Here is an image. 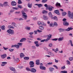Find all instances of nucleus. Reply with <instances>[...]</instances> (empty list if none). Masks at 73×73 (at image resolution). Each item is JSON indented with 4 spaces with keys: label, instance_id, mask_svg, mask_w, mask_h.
I'll use <instances>...</instances> for the list:
<instances>
[{
    "label": "nucleus",
    "instance_id": "nucleus-1",
    "mask_svg": "<svg viewBox=\"0 0 73 73\" xmlns=\"http://www.w3.org/2000/svg\"><path fill=\"white\" fill-rule=\"evenodd\" d=\"M53 8H54V7H52V6H51L50 5H48V7H46V9H48L49 10L50 12H52L53 10Z\"/></svg>",
    "mask_w": 73,
    "mask_h": 73
},
{
    "label": "nucleus",
    "instance_id": "nucleus-2",
    "mask_svg": "<svg viewBox=\"0 0 73 73\" xmlns=\"http://www.w3.org/2000/svg\"><path fill=\"white\" fill-rule=\"evenodd\" d=\"M68 15L70 19H73V13H72V14L70 12V11H68Z\"/></svg>",
    "mask_w": 73,
    "mask_h": 73
},
{
    "label": "nucleus",
    "instance_id": "nucleus-3",
    "mask_svg": "<svg viewBox=\"0 0 73 73\" xmlns=\"http://www.w3.org/2000/svg\"><path fill=\"white\" fill-rule=\"evenodd\" d=\"M7 32L9 34H10L11 35H13L14 34V31L13 30H12L11 29H9L7 30Z\"/></svg>",
    "mask_w": 73,
    "mask_h": 73
},
{
    "label": "nucleus",
    "instance_id": "nucleus-4",
    "mask_svg": "<svg viewBox=\"0 0 73 73\" xmlns=\"http://www.w3.org/2000/svg\"><path fill=\"white\" fill-rule=\"evenodd\" d=\"M9 69L11 70L14 73H16V70L15 69V68L13 67H11L9 68Z\"/></svg>",
    "mask_w": 73,
    "mask_h": 73
},
{
    "label": "nucleus",
    "instance_id": "nucleus-5",
    "mask_svg": "<svg viewBox=\"0 0 73 73\" xmlns=\"http://www.w3.org/2000/svg\"><path fill=\"white\" fill-rule=\"evenodd\" d=\"M42 19H43L44 20H45L46 21V20H48V17L47 16L44 15L42 17Z\"/></svg>",
    "mask_w": 73,
    "mask_h": 73
},
{
    "label": "nucleus",
    "instance_id": "nucleus-6",
    "mask_svg": "<svg viewBox=\"0 0 73 73\" xmlns=\"http://www.w3.org/2000/svg\"><path fill=\"white\" fill-rule=\"evenodd\" d=\"M48 15L49 17L51 19H52V18L53 16L52 15V13L50 12L48 14Z\"/></svg>",
    "mask_w": 73,
    "mask_h": 73
},
{
    "label": "nucleus",
    "instance_id": "nucleus-7",
    "mask_svg": "<svg viewBox=\"0 0 73 73\" xmlns=\"http://www.w3.org/2000/svg\"><path fill=\"white\" fill-rule=\"evenodd\" d=\"M22 17L23 18H25V20H27V18L28 17V16L27 15V14H23L22 15Z\"/></svg>",
    "mask_w": 73,
    "mask_h": 73
},
{
    "label": "nucleus",
    "instance_id": "nucleus-8",
    "mask_svg": "<svg viewBox=\"0 0 73 73\" xmlns=\"http://www.w3.org/2000/svg\"><path fill=\"white\" fill-rule=\"evenodd\" d=\"M64 37L63 36L62 37H60L58 38V40L59 41H62L64 40Z\"/></svg>",
    "mask_w": 73,
    "mask_h": 73
},
{
    "label": "nucleus",
    "instance_id": "nucleus-9",
    "mask_svg": "<svg viewBox=\"0 0 73 73\" xmlns=\"http://www.w3.org/2000/svg\"><path fill=\"white\" fill-rule=\"evenodd\" d=\"M30 72L33 73H36V70L34 68H32L31 69Z\"/></svg>",
    "mask_w": 73,
    "mask_h": 73
},
{
    "label": "nucleus",
    "instance_id": "nucleus-10",
    "mask_svg": "<svg viewBox=\"0 0 73 73\" xmlns=\"http://www.w3.org/2000/svg\"><path fill=\"white\" fill-rule=\"evenodd\" d=\"M40 68L41 70H45L46 69V68H45V67L41 66H40Z\"/></svg>",
    "mask_w": 73,
    "mask_h": 73
},
{
    "label": "nucleus",
    "instance_id": "nucleus-11",
    "mask_svg": "<svg viewBox=\"0 0 73 73\" xmlns=\"http://www.w3.org/2000/svg\"><path fill=\"white\" fill-rule=\"evenodd\" d=\"M11 4L13 6H15L16 5V2L15 1H12Z\"/></svg>",
    "mask_w": 73,
    "mask_h": 73
},
{
    "label": "nucleus",
    "instance_id": "nucleus-12",
    "mask_svg": "<svg viewBox=\"0 0 73 73\" xmlns=\"http://www.w3.org/2000/svg\"><path fill=\"white\" fill-rule=\"evenodd\" d=\"M34 5H37V6H38V8H41V7H42V5L40 4H36Z\"/></svg>",
    "mask_w": 73,
    "mask_h": 73
},
{
    "label": "nucleus",
    "instance_id": "nucleus-13",
    "mask_svg": "<svg viewBox=\"0 0 73 73\" xmlns=\"http://www.w3.org/2000/svg\"><path fill=\"white\" fill-rule=\"evenodd\" d=\"M36 64L37 65H40V60H37L36 61Z\"/></svg>",
    "mask_w": 73,
    "mask_h": 73
},
{
    "label": "nucleus",
    "instance_id": "nucleus-14",
    "mask_svg": "<svg viewBox=\"0 0 73 73\" xmlns=\"http://www.w3.org/2000/svg\"><path fill=\"white\" fill-rule=\"evenodd\" d=\"M56 6L57 7V8H60V7H61V5H60V3H57L56 4Z\"/></svg>",
    "mask_w": 73,
    "mask_h": 73
},
{
    "label": "nucleus",
    "instance_id": "nucleus-15",
    "mask_svg": "<svg viewBox=\"0 0 73 73\" xmlns=\"http://www.w3.org/2000/svg\"><path fill=\"white\" fill-rule=\"evenodd\" d=\"M63 25L66 26H68V25H69V23L66 21L63 22Z\"/></svg>",
    "mask_w": 73,
    "mask_h": 73
},
{
    "label": "nucleus",
    "instance_id": "nucleus-16",
    "mask_svg": "<svg viewBox=\"0 0 73 73\" xmlns=\"http://www.w3.org/2000/svg\"><path fill=\"white\" fill-rule=\"evenodd\" d=\"M51 19H53V20H56L57 21L58 20V19L57 18V17L55 16L54 17H52V18Z\"/></svg>",
    "mask_w": 73,
    "mask_h": 73
},
{
    "label": "nucleus",
    "instance_id": "nucleus-17",
    "mask_svg": "<svg viewBox=\"0 0 73 73\" xmlns=\"http://www.w3.org/2000/svg\"><path fill=\"white\" fill-rule=\"evenodd\" d=\"M39 29L41 30L42 31H43L44 29V28L42 26H40L39 27Z\"/></svg>",
    "mask_w": 73,
    "mask_h": 73
},
{
    "label": "nucleus",
    "instance_id": "nucleus-18",
    "mask_svg": "<svg viewBox=\"0 0 73 73\" xmlns=\"http://www.w3.org/2000/svg\"><path fill=\"white\" fill-rule=\"evenodd\" d=\"M49 70L50 71V72H52L54 70V69L53 68L50 67L49 68Z\"/></svg>",
    "mask_w": 73,
    "mask_h": 73
},
{
    "label": "nucleus",
    "instance_id": "nucleus-19",
    "mask_svg": "<svg viewBox=\"0 0 73 73\" xmlns=\"http://www.w3.org/2000/svg\"><path fill=\"white\" fill-rule=\"evenodd\" d=\"M54 12L55 13H56L58 15H60V13H59V11H58V10H55Z\"/></svg>",
    "mask_w": 73,
    "mask_h": 73
},
{
    "label": "nucleus",
    "instance_id": "nucleus-20",
    "mask_svg": "<svg viewBox=\"0 0 73 73\" xmlns=\"http://www.w3.org/2000/svg\"><path fill=\"white\" fill-rule=\"evenodd\" d=\"M28 7L29 8H32V4H30V3H29L27 5Z\"/></svg>",
    "mask_w": 73,
    "mask_h": 73
},
{
    "label": "nucleus",
    "instance_id": "nucleus-21",
    "mask_svg": "<svg viewBox=\"0 0 73 73\" xmlns=\"http://www.w3.org/2000/svg\"><path fill=\"white\" fill-rule=\"evenodd\" d=\"M25 29L27 31H30L31 30V27H25Z\"/></svg>",
    "mask_w": 73,
    "mask_h": 73
},
{
    "label": "nucleus",
    "instance_id": "nucleus-22",
    "mask_svg": "<svg viewBox=\"0 0 73 73\" xmlns=\"http://www.w3.org/2000/svg\"><path fill=\"white\" fill-rule=\"evenodd\" d=\"M6 57H7V55H6L5 54H4L1 56V57L3 59H4V58H5Z\"/></svg>",
    "mask_w": 73,
    "mask_h": 73
},
{
    "label": "nucleus",
    "instance_id": "nucleus-23",
    "mask_svg": "<svg viewBox=\"0 0 73 73\" xmlns=\"http://www.w3.org/2000/svg\"><path fill=\"white\" fill-rule=\"evenodd\" d=\"M11 25L12 26H14V27H16V23H15V22H12L11 23Z\"/></svg>",
    "mask_w": 73,
    "mask_h": 73
},
{
    "label": "nucleus",
    "instance_id": "nucleus-24",
    "mask_svg": "<svg viewBox=\"0 0 73 73\" xmlns=\"http://www.w3.org/2000/svg\"><path fill=\"white\" fill-rule=\"evenodd\" d=\"M72 29L73 28L72 27H68L67 29H66L65 31H69L70 30H72Z\"/></svg>",
    "mask_w": 73,
    "mask_h": 73
},
{
    "label": "nucleus",
    "instance_id": "nucleus-25",
    "mask_svg": "<svg viewBox=\"0 0 73 73\" xmlns=\"http://www.w3.org/2000/svg\"><path fill=\"white\" fill-rule=\"evenodd\" d=\"M27 40V39L26 38H22L20 41V42H23V41H25V40Z\"/></svg>",
    "mask_w": 73,
    "mask_h": 73
},
{
    "label": "nucleus",
    "instance_id": "nucleus-26",
    "mask_svg": "<svg viewBox=\"0 0 73 73\" xmlns=\"http://www.w3.org/2000/svg\"><path fill=\"white\" fill-rule=\"evenodd\" d=\"M41 25H43L44 26H46V23H44L43 21H42L41 22Z\"/></svg>",
    "mask_w": 73,
    "mask_h": 73
},
{
    "label": "nucleus",
    "instance_id": "nucleus-27",
    "mask_svg": "<svg viewBox=\"0 0 73 73\" xmlns=\"http://www.w3.org/2000/svg\"><path fill=\"white\" fill-rule=\"evenodd\" d=\"M20 57L21 58H23L24 57V54L23 53H21L20 54Z\"/></svg>",
    "mask_w": 73,
    "mask_h": 73
},
{
    "label": "nucleus",
    "instance_id": "nucleus-28",
    "mask_svg": "<svg viewBox=\"0 0 73 73\" xmlns=\"http://www.w3.org/2000/svg\"><path fill=\"white\" fill-rule=\"evenodd\" d=\"M14 61L15 62H17L19 61V58H15L14 59Z\"/></svg>",
    "mask_w": 73,
    "mask_h": 73
},
{
    "label": "nucleus",
    "instance_id": "nucleus-29",
    "mask_svg": "<svg viewBox=\"0 0 73 73\" xmlns=\"http://www.w3.org/2000/svg\"><path fill=\"white\" fill-rule=\"evenodd\" d=\"M8 28H9L10 29H14V27L11 25H9L8 27Z\"/></svg>",
    "mask_w": 73,
    "mask_h": 73
},
{
    "label": "nucleus",
    "instance_id": "nucleus-30",
    "mask_svg": "<svg viewBox=\"0 0 73 73\" xmlns=\"http://www.w3.org/2000/svg\"><path fill=\"white\" fill-rule=\"evenodd\" d=\"M48 54L49 55L51 56H54V54H53V53H52L49 52Z\"/></svg>",
    "mask_w": 73,
    "mask_h": 73
},
{
    "label": "nucleus",
    "instance_id": "nucleus-31",
    "mask_svg": "<svg viewBox=\"0 0 73 73\" xmlns=\"http://www.w3.org/2000/svg\"><path fill=\"white\" fill-rule=\"evenodd\" d=\"M8 2L6 1L4 2V3H3V5H5V6H7L8 5Z\"/></svg>",
    "mask_w": 73,
    "mask_h": 73
},
{
    "label": "nucleus",
    "instance_id": "nucleus-32",
    "mask_svg": "<svg viewBox=\"0 0 73 73\" xmlns=\"http://www.w3.org/2000/svg\"><path fill=\"white\" fill-rule=\"evenodd\" d=\"M29 64L30 65H34V62L33 61H30L29 62Z\"/></svg>",
    "mask_w": 73,
    "mask_h": 73
},
{
    "label": "nucleus",
    "instance_id": "nucleus-33",
    "mask_svg": "<svg viewBox=\"0 0 73 73\" xmlns=\"http://www.w3.org/2000/svg\"><path fill=\"white\" fill-rule=\"evenodd\" d=\"M59 31L60 32H63L64 31V29H59Z\"/></svg>",
    "mask_w": 73,
    "mask_h": 73
},
{
    "label": "nucleus",
    "instance_id": "nucleus-34",
    "mask_svg": "<svg viewBox=\"0 0 73 73\" xmlns=\"http://www.w3.org/2000/svg\"><path fill=\"white\" fill-rule=\"evenodd\" d=\"M48 12L45 10H43L42 11V13H43V14H45V13H47Z\"/></svg>",
    "mask_w": 73,
    "mask_h": 73
},
{
    "label": "nucleus",
    "instance_id": "nucleus-35",
    "mask_svg": "<svg viewBox=\"0 0 73 73\" xmlns=\"http://www.w3.org/2000/svg\"><path fill=\"white\" fill-rule=\"evenodd\" d=\"M68 71L65 70L62 71L60 72V73H67Z\"/></svg>",
    "mask_w": 73,
    "mask_h": 73
},
{
    "label": "nucleus",
    "instance_id": "nucleus-36",
    "mask_svg": "<svg viewBox=\"0 0 73 73\" xmlns=\"http://www.w3.org/2000/svg\"><path fill=\"white\" fill-rule=\"evenodd\" d=\"M12 9H15V10H18V9H19V8L16 7H13Z\"/></svg>",
    "mask_w": 73,
    "mask_h": 73
},
{
    "label": "nucleus",
    "instance_id": "nucleus-37",
    "mask_svg": "<svg viewBox=\"0 0 73 73\" xmlns=\"http://www.w3.org/2000/svg\"><path fill=\"white\" fill-rule=\"evenodd\" d=\"M62 15L63 16H65L66 15V12H63L62 13Z\"/></svg>",
    "mask_w": 73,
    "mask_h": 73
},
{
    "label": "nucleus",
    "instance_id": "nucleus-38",
    "mask_svg": "<svg viewBox=\"0 0 73 73\" xmlns=\"http://www.w3.org/2000/svg\"><path fill=\"white\" fill-rule=\"evenodd\" d=\"M26 70H27V71H30V72H31V69L29 67H26Z\"/></svg>",
    "mask_w": 73,
    "mask_h": 73
},
{
    "label": "nucleus",
    "instance_id": "nucleus-39",
    "mask_svg": "<svg viewBox=\"0 0 73 73\" xmlns=\"http://www.w3.org/2000/svg\"><path fill=\"white\" fill-rule=\"evenodd\" d=\"M69 60L70 61H73V57H70L69 58Z\"/></svg>",
    "mask_w": 73,
    "mask_h": 73
},
{
    "label": "nucleus",
    "instance_id": "nucleus-40",
    "mask_svg": "<svg viewBox=\"0 0 73 73\" xmlns=\"http://www.w3.org/2000/svg\"><path fill=\"white\" fill-rule=\"evenodd\" d=\"M1 29L2 30H5V26H3L1 27Z\"/></svg>",
    "mask_w": 73,
    "mask_h": 73
},
{
    "label": "nucleus",
    "instance_id": "nucleus-41",
    "mask_svg": "<svg viewBox=\"0 0 73 73\" xmlns=\"http://www.w3.org/2000/svg\"><path fill=\"white\" fill-rule=\"evenodd\" d=\"M67 62V64H68V65H70V61H69L67 60L66 61Z\"/></svg>",
    "mask_w": 73,
    "mask_h": 73
},
{
    "label": "nucleus",
    "instance_id": "nucleus-42",
    "mask_svg": "<svg viewBox=\"0 0 73 73\" xmlns=\"http://www.w3.org/2000/svg\"><path fill=\"white\" fill-rule=\"evenodd\" d=\"M69 42H70L71 44V46H73V44L72 43V41L71 40H70L69 41Z\"/></svg>",
    "mask_w": 73,
    "mask_h": 73
},
{
    "label": "nucleus",
    "instance_id": "nucleus-43",
    "mask_svg": "<svg viewBox=\"0 0 73 73\" xmlns=\"http://www.w3.org/2000/svg\"><path fill=\"white\" fill-rule=\"evenodd\" d=\"M18 7L20 9L23 8V7H22L21 5H18Z\"/></svg>",
    "mask_w": 73,
    "mask_h": 73
},
{
    "label": "nucleus",
    "instance_id": "nucleus-44",
    "mask_svg": "<svg viewBox=\"0 0 73 73\" xmlns=\"http://www.w3.org/2000/svg\"><path fill=\"white\" fill-rule=\"evenodd\" d=\"M52 45H53V44H52V43H50L48 45V46H49V47H50V48H51V47L52 46Z\"/></svg>",
    "mask_w": 73,
    "mask_h": 73
},
{
    "label": "nucleus",
    "instance_id": "nucleus-45",
    "mask_svg": "<svg viewBox=\"0 0 73 73\" xmlns=\"http://www.w3.org/2000/svg\"><path fill=\"white\" fill-rule=\"evenodd\" d=\"M24 60H29V57H24Z\"/></svg>",
    "mask_w": 73,
    "mask_h": 73
},
{
    "label": "nucleus",
    "instance_id": "nucleus-46",
    "mask_svg": "<svg viewBox=\"0 0 73 73\" xmlns=\"http://www.w3.org/2000/svg\"><path fill=\"white\" fill-rule=\"evenodd\" d=\"M54 25H55L56 27L58 26V25L57 23L54 22Z\"/></svg>",
    "mask_w": 73,
    "mask_h": 73
},
{
    "label": "nucleus",
    "instance_id": "nucleus-47",
    "mask_svg": "<svg viewBox=\"0 0 73 73\" xmlns=\"http://www.w3.org/2000/svg\"><path fill=\"white\" fill-rule=\"evenodd\" d=\"M38 25H41V22L39 21L38 22Z\"/></svg>",
    "mask_w": 73,
    "mask_h": 73
},
{
    "label": "nucleus",
    "instance_id": "nucleus-48",
    "mask_svg": "<svg viewBox=\"0 0 73 73\" xmlns=\"http://www.w3.org/2000/svg\"><path fill=\"white\" fill-rule=\"evenodd\" d=\"M18 4H21V3H22L21 0H18Z\"/></svg>",
    "mask_w": 73,
    "mask_h": 73
},
{
    "label": "nucleus",
    "instance_id": "nucleus-49",
    "mask_svg": "<svg viewBox=\"0 0 73 73\" xmlns=\"http://www.w3.org/2000/svg\"><path fill=\"white\" fill-rule=\"evenodd\" d=\"M9 50L10 52H13L14 50V49H13L10 48L9 49Z\"/></svg>",
    "mask_w": 73,
    "mask_h": 73
},
{
    "label": "nucleus",
    "instance_id": "nucleus-50",
    "mask_svg": "<svg viewBox=\"0 0 73 73\" xmlns=\"http://www.w3.org/2000/svg\"><path fill=\"white\" fill-rule=\"evenodd\" d=\"M48 0H42V3H46Z\"/></svg>",
    "mask_w": 73,
    "mask_h": 73
},
{
    "label": "nucleus",
    "instance_id": "nucleus-51",
    "mask_svg": "<svg viewBox=\"0 0 73 73\" xmlns=\"http://www.w3.org/2000/svg\"><path fill=\"white\" fill-rule=\"evenodd\" d=\"M2 64H4V65H5L7 64V62H2Z\"/></svg>",
    "mask_w": 73,
    "mask_h": 73
},
{
    "label": "nucleus",
    "instance_id": "nucleus-52",
    "mask_svg": "<svg viewBox=\"0 0 73 73\" xmlns=\"http://www.w3.org/2000/svg\"><path fill=\"white\" fill-rule=\"evenodd\" d=\"M53 23H51L50 24L49 26L50 27H53Z\"/></svg>",
    "mask_w": 73,
    "mask_h": 73
},
{
    "label": "nucleus",
    "instance_id": "nucleus-53",
    "mask_svg": "<svg viewBox=\"0 0 73 73\" xmlns=\"http://www.w3.org/2000/svg\"><path fill=\"white\" fill-rule=\"evenodd\" d=\"M55 62L56 63H58V60H56V59H54Z\"/></svg>",
    "mask_w": 73,
    "mask_h": 73
},
{
    "label": "nucleus",
    "instance_id": "nucleus-54",
    "mask_svg": "<svg viewBox=\"0 0 73 73\" xmlns=\"http://www.w3.org/2000/svg\"><path fill=\"white\" fill-rule=\"evenodd\" d=\"M3 48L5 50H7V49H8V48H6L4 47V46H3Z\"/></svg>",
    "mask_w": 73,
    "mask_h": 73
},
{
    "label": "nucleus",
    "instance_id": "nucleus-55",
    "mask_svg": "<svg viewBox=\"0 0 73 73\" xmlns=\"http://www.w3.org/2000/svg\"><path fill=\"white\" fill-rule=\"evenodd\" d=\"M48 37H49V38H51V37H52V35L50 34L48 35Z\"/></svg>",
    "mask_w": 73,
    "mask_h": 73
},
{
    "label": "nucleus",
    "instance_id": "nucleus-56",
    "mask_svg": "<svg viewBox=\"0 0 73 73\" xmlns=\"http://www.w3.org/2000/svg\"><path fill=\"white\" fill-rule=\"evenodd\" d=\"M53 66H54V68H56V69H58V67H57V66L55 65H53Z\"/></svg>",
    "mask_w": 73,
    "mask_h": 73
},
{
    "label": "nucleus",
    "instance_id": "nucleus-57",
    "mask_svg": "<svg viewBox=\"0 0 73 73\" xmlns=\"http://www.w3.org/2000/svg\"><path fill=\"white\" fill-rule=\"evenodd\" d=\"M15 47L17 48H19V45L18 44V45L15 44Z\"/></svg>",
    "mask_w": 73,
    "mask_h": 73
},
{
    "label": "nucleus",
    "instance_id": "nucleus-58",
    "mask_svg": "<svg viewBox=\"0 0 73 73\" xmlns=\"http://www.w3.org/2000/svg\"><path fill=\"white\" fill-rule=\"evenodd\" d=\"M50 38H47L46 39H45V41L46 42V41H48V40H50Z\"/></svg>",
    "mask_w": 73,
    "mask_h": 73
},
{
    "label": "nucleus",
    "instance_id": "nucleus-59",
    "mask_svg": "<svg viewBox=\"0 0 73 73\" xmlns=\"http://www.w3.org/2000/svg\"><path fill=\"white\" fill-rule=\"evenodd\" d=\"M34 43L35 44V45H36V44H38V42L37 41H35L34 42Z\"/></svg>",
    "mask_w": 73,
    "mask_h": 73
},
{
    "label": "nucleus",
    "instance_id": "nucleus-60",
    "mask_svg": "<svg viewBox=\"0 0 73 73\" xmlns=\"http://www.w3.org/2000/svg\"><path fill=\"white\" fill-rule=\"evenodd\" d=\"M64 69H65V66H64L61 68V69L62 70Z\"/></svg>",
    "mask_w": 73,
    "mask_h": 73
},
{
    "label": "nucleus",
    "instance_id": "nucleus-61",
    "mask_svg": "<svg viewBox=\"0 0 73 73\" xmlns=\"http://www.w3.org/2000/svg\"><path fill=\"white\" fill-rule=\"evenodd\" d=\"M21 13L23 14V15H25V14H26V13L24 12V11H21Z\"/></svg>",
    "mask_w": 73,
    "mask_h": 73
},
{
    "label": "nucleus",
    "instance_id": "nucleus-62",
    "mask_svg": "<svg viewBox=\"0 0 73 73\" xmlns=\"http://www.w3.org/2000/svg\"><path fill=\"white\" fill-rule=\"evenodd\" d=\"M18 45H19V46H21L22 45V44H23L21 43H18Z\"/></svg>",
    "mask_w": 73,
    "mask_h": 73
},
{
    "label": "nucleus",
    "instance_id": "nucleus-63",
    "mask_svg": "<svg viewBox=\"0 0 73 73\" xmlns=\"http://www.w3.org/2000/svg\"><path fill=\"white\" fill-rule=\"evenodd\" d=\"M69 35L70 37H73V34L72 33H70L69 34Z\"/></svg>",
    "mask_w": 73,
    "mask_h": 73
},
{
    "label": "nucleus",
    "instance_id": "nucleus-64",
    "mask_svg": "<svg viewBox=\"0 0 73 73\" xmlns=\"http://www.w3.org/2000/svg\"><path fill=\"white\" fill-rule=\"evenodd\" d=\"M58 40V38H55L52 39V41H57Z\"/></svg>",
    "mask_w": 73,
    "mask_h": 73
}]
</instances>
